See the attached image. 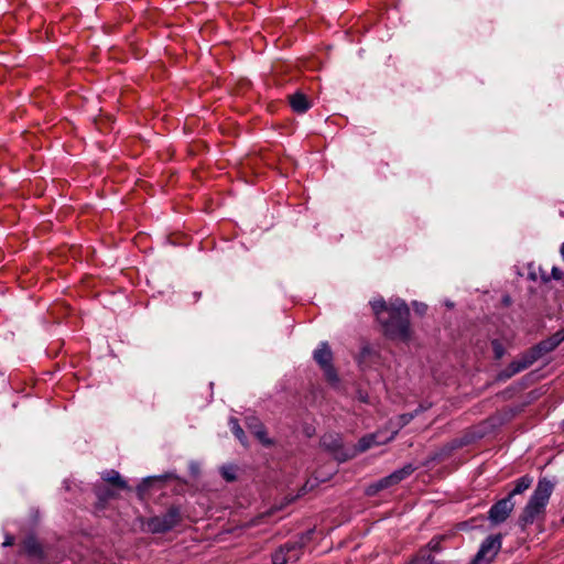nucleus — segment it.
Here are the masks:
<instances>
[{
    "label": "nucleus",
    "mask_w": 564,
    "mask_h": 564,
    "mask_svg": "<svg viewBox=\"0 0 564 564\" xmlns=\"http://www.w3.org/2000/svg\"><path fill=\"white\" fill-rule=\"evenodd\" d=\"M414 469L415 468L413 467L412 464L405 465L401 469H398V470L393 471L392 474H390L389 476L370 485L367 489V494L375 495L379 490H382V489H386V488H389L391 486L399 484L400 481H402L403 479L409 477L414 471Z\"/></svg>",
    "instance_id": "423d86ee"
},
{
    "label": "nucleus",
    "mask_w": 564,
    "mask_h": 564,
    "mask_svg": "<svg viewBox=\"0 0 564 564\" xmlns=\"http://www.w3.org/2000/svg\"><path fill=\"white\" fill-rule=\"evenodd\" d=\"M322 445L334 453L335 458L339 462H341L337 456H343L344 454H350V447L349 448H343L341 441L339 437H334L332 435H325L322 438Z\"/></svg>",
    "instance_id": "ddd939ff"
},
{
    "label": "nucleus",
    "mask_w": 564,
    "mask_h": 564,
    "mask_svg": "<svg viewBox=\"0 0 564 564\" xmlns=\"http://www.w3.org/2000/svg\"><path fill=\"white\" fill-rule=\"evenodd\" d=\"M236 471H237V468L232 465H228V466H223L220 468V474L221 476L227 480V481H232L235 480L236 478Z\"/></svg>",
    "instance_id": "aec40b11"
},
{
    "label": "nucleus",
    "mask_w": 564,
    "mask_h": 564,
    "mask_svg": "<svg viewBox=\"0 0 564 564\" xmlns=\"http://www.w3.org/2000/svg\"><path fill=\"white\" fill-rule=\"evenodd\" d=\"M162 477H148L143 480L142 485H140L139 487V491H143L145 486H148L150 482L154 481V480H159L161 479Z\"/></svg>",
    "instance_id": "5701e85b"
},
{
    "label": "nucleus",
    "mask_w": 564,
    "mask_h": 564,
    "mask_svg": "<svg viewBox=\"0 0 564 564\" xmlns=\"http://www.w3.org/2000/svg\"><path fill=\"white\" fill-rule=\"evenodd\" d=\"M412 307H413L414 312L419 315H424L427 311V305L422 302L414 301L412 303Z\"/></svg>",
    "instance_id": "412c9836"
},
{
    "label": "nucleus",
    "mask_w": 564,
    "mask_h": 564,
    "mask_svg": "<svg viewBox=\"0 0 564 564\" xmlns=\"http://www.w3.org/2000/svg\"><path fill=\"white\" fill-rule=\"evenodd\" d=\"M414 469L415 468L413 467L412 464L405 465L401 469H398V470L393 471L392 474H390L389 476L370 485L367 489V494L375 495L379 490H382V489H386V488H389L391 486L399 484L400 481H402L403 479L409 477L414 471Z\"/></svg>",
    "instance_id": "0eeeda50"
},
{
    "label": "nucleus",
    "mask_w": 564,
    "mask_h": 564,
    "mask_svg": "<svg viewBox=\"0 0 564 564\" xmlns=\"http://www.w3.org/2000/svg\"><path fill=\"white\" fill-rule=\"evenodd\" d=\"M492 345H494L496 357L500 358L503 354L501 345L498 341H494Z\"/></svg>",
    "instance_id": "a878e982"
},
{
    "label": "nucleus",
    "mask_w": 564,
    "mask_h": 564,
    "mask_svg": "<svg viewBox=\"0 0 564 564\" xmlns=\"http://www.w3.org/2000/svg\"><path fill=\"white\" fill-rule=\"evenodd\" d=\"M413 415L412 414H404V415H401L399 417V426H403L405 424H408L411 420H412Z\"/></svg>",
    "instance_id": "393cba45"
},
{
    "label": "nucleus",
    "mask_w": 564,
    "mask_h": 564,
    "mask_svg": "<svg viewBox=\"0 0 564 564\" xmlns=\"http://www.w3.org/2000/svg\"><path fill=\"white\" fill-rule=\"evenodd\" d=\"M248 429L251 433L264 445H270L271 441L267 436V433L262 426V424L256 417H251L248 420Z\"/></svg>",
    "instance_id": "2eb2a0df"
},
{
    "label": "nucleus",
    "mask_w": 564,
    "mask_h": 564,
    "mask_svg": "<svg viewBox=\"0 0 564 564\" xmlns=\"http://www.w3.org/2000/svg\"><path fill=\"white\" fill-rule=\"evenodd\" d=\"M551 275L554 280H561L563 278V272L557 267H553Z\"/></svg>",
    "instance_id": "b1692460"
},
{
    "label": "nucleus",
    "mask_w": 564,
    "mask_h": 564,
    "mask_svg": "<svg viewBox=\"0 0 564 564\" xmlns=\"http://www.w3.org/2000/svg\"><path fill=\"white\" fill-rule=\"evenodd\" d=\"M514 508V502L512 499L508 496L501 500H499L497 503H495L490 510H489V520L495 523H501L507 520L509 514Z\"/></svg>",
    "instance_id": "f8f14e48"
},
{
    "label": "nucleus",
    "mask_w": 564,
    "mask_h": 564,
    "mask_svg": "<svg viewBox=\"0 0 564 564\" xmlns=\"http://www.w3.org/2000/svg\"><path fill=\"white\" fill-rule=\"evenodd\" d=\"M302 555V544L286 543L281 546L273 555L272 563L273 564H293L296 563Z\"/></svg>",
    "instance_id": "1a4fd4ad"
},
{
    "label": "nucleus",
    "mask_w": 564,
    "mask_h": 564,
    "mask_svg": "<svg viewBox=\"0 0 564 564\" xmlns=\"http://www.w3.org/2000/svg\"><path fill=\"white\" fill-rule=\"evenodd\" d=\"M553 491V484L547 479H540L532 496L525 505L521 516L519 517V524L527 527L538 521L545 511L551 494Z\"/></svg>",
    "instance_id": "f03ea898"
},
{
    "label": "nucleus",
    "mask_w": 564,
    "mask_h": 564,
    "mask_svg": "<svg viewBox=\"0 0 564 564\" xmlns=\"http://www.w3.org/2000/svg\"><path fill=\"white\" fill-rule=\"evenodd\" d=\"M429 547H430L431 550L436 551V550L438 549V542L431 541V542L429 543Z\"/></svg>",
    "instance_id": "bb28decb"
},
{
    "label": "nucleus",
    "mask_w": 564,
    "mask_h": 564,
    "mask_svg": "<svg viewBox=\"0 0 564 564\" xmlns=\"http://www.w3.org/2000/svg\"><path fill=\"white\" fill-rule=\"evenodd\" d=\"M3 544L4 545H11L12 544V539H8Z\"/></svg>",
    "instance_id": "c85d7f7f"
},
{
    "label": "nucleus",
    "mask_w": 564,
    "mask_h": 564,
    "mask_svg": "<svg viewBox=\"0 0 564 564\" xmlns=\"http://www.w3.org/2000/svg\"><path fill=\"white\" fill-rule=\"evenodd\" d=\"M397 434V430L391 431L389 434L383 432H377L373 434H369L362 437L356 446L350 447V454H344L343 456H337L341 462L350 459L355 457L358 453L365 452L375 445H382L394 438Z\"/></svg>",
    "instance_id": "7ed1b4c3"
},
{
    "label": "nucleus",
    "mask_w": 564,
    "mask_h": 564,
    "mask_svg": "<svg viewBox=\"0 0 564 564\" xmlns=\"http://www.w3.org/2000/svg\"><path fill=\"white\" fill-rule=\"evenodd\" d=\"M290 104L292 109L296 112H305L311 108V102L302 93H295L294 95L290 96Z\"/></svg>",
    "instance_id": "dca6fc26"
},
{
    "label": "nucleus",
    "mask_w": 564,
    "mask_h": 564,
    "mask_svg": "<svg viewBox=\"0 0 564 564\" xmlns=\"http://www.w3.org/2000/svg\"><path fill=\"white\" fill-rule=\"evenodd\" d=\"M446 305H447L448 307H452V306H453V304H452L451 302H446Z\"/></svg>",
    "instance_id": "c756f323"
},
{
    "label": "nucleus",
    "mask_w": 564,
    "mask_h": 564,
    "mask_svg": "<svg viewBox=\"0 0 564 564\" xmlns=\"http://www.w3.org/2000/svg\"><path fill=\"white\" fill-rule=\"evenodd\" d=\"M501 547V536L490 535L480 545L473 564H489Z\"/></svg>",
    "instance_id": "6e6552de"
},
{
    "label": "nucleus",
    "mask_w": 564,
    "mask_h": 564,
    "mask_svg": "<svg viewBox=\"0 0 564 564\" xmlns=\"http://www.w3.org/2000/svg\"><path fill=\"white\" fill-rule=\"evenodd\" d=\"M229 426L232 431V433L235 434V436L242 443L245 444V433L242 431V429L240 427L237 419L235 417H231L229 420Z\"/></svg>",
    "instance_id": "6ab92c4d"
},
{
    "label": "nucleus",
    "mask_w": 564,
    "mask_h": 564,
    "mask_svg": "<svg viewBox=\"0 0 564 564\" xmlns=\"http://www.w3.org/2000/svg\"><path fill=\"white\" fill-rule=\"evenodd\" d=\"M539 359V351H528L522 355L518 360L512 361L505 370L499 373V379L506 380L516 373L529 368L534 361Z\"/></svg>",
    "instance_id": "9b49d317"
},
{
    "label": "nucleus",
    "mask_w": 564,
    "mask_h": 564,
    "mask_svg": "<svg viewBox=\"0 0 564 564\" xmlns=\"http://www.w3.org/2000/svg\"><path fill=\"white\" fill-rule=\"evenodd\" d=\"M563 340H564V337L561 335L560 332H557L552 337H550L547 340L540 343L535 348L532 349V351H539V358H540L542 356V354L553 350Z\"/></svg>",
    "instance_id": "4468645a"
},
{
    "label": "nucleus",
    "mask_w": 564,
    "mask_h": 564,
    "mask_svg": "<svg viewBox=\"0 0 564 564\" xmlns=\"http://www.w3.org/2000/svg\"><path fill=\"white\" fill-rule=\"evenodd\" d=\"M560 252H561L562 258L564 259V242L561 246Z\"/></svg>",
    "instance_id": "cd10ccee"
},
{
    "label": "nucleus",
    "mask_w": 564,
    "mask_h": 564,
    "mask_svg": "<svg viewBox=\"0 0 564 564\" xmlns=\"http://www.w3.org/2000/svg\"><path fill=\"white\" fill-rule=\"evenodd\" d=\"M25 549L30 553H33V554L37 553V551H39V547H37L35 541H33V540H29V541L25 542Z\"/></svg>",
    "instance_id": "4be33fe9"
},
{
    "label": "nucleus",
    "mask_w": 564,
    "mask_h": 564,
    "mask_svg": "<svg viewBox=\"0 0 564 564\" xmlns=\"http://www.w3.org/2000/svg\"><path fill=\"white\" fill-rule=\"evenodd\" d=\"M178 521V510L176 508H171L165 514L149 519L145 523V528L150 532L161 533L174 528Z\"/></svg>",
    "instance_id": "39448f33"
},
{
    "label": "nucleus",
    "mask_w": 564,
    "mask_h": 564,
    "mask_svg": "<svg viewBox=\"0 0 564 564\" xmlns=\"http://www.w3.org/2000/svg\"><path fill=\"white\" fill-rule=\"evenodd\" d=\"M104 479L108 482H111L120 488H126V481L121 478L118 471L109 470L104 475Z\"/></svg>",
    "instance_id": "a211bd4d"
},
{
    "label": "nucleus",
    "mask_w": 564,
    "mask_h": 564,
    "mask_svg": "<svg viewBox=\"0 0 564 564\" xmlns=\"http://www.w3.org/2000/svg\"><path fill=\"white\" fill-rule=\"evenodd\" d=\"M539 359V351H528L522 355L518 360L512 361L505 370L499 373V379L506 380L516 373L529 368L534 361Z\"/></svg>",
    "instance_id": "9d476101"
},
{
    "label": "nucleus",
    "mask_w": 564,
    "mask_h": 564,
    "mask_svg": "<svg viewBox=\"0 0 564 564\" xmlns=\"http://www.w3.org/2000/svg\"><path fill=\"white\" fill-rule=\"evenodd\" d=\"M313 356L315 361L323 369L326 380L333 386L337 384L339 379L332 365L333 354L327 343H321L314 350Z\"/></svg>",
    "instance_id": "20e7f679"
},
{
    "label": "nucleus",
    "mask_w": 564,
    "mask_h": 564,
    "mask_svg": "<svg viewBox=\"0 0 564 564\" xmlns=\"http://www.w3.org/2000/svg\"><path fill=\"white\" fill-rule=\"evenodd\" d=\"M370 305L388 337L400 341L411 339L410 310L403 300L391 299L387 303L383 299L378 297L373 299Z\"/></svg>",
    "instance_id": "f257e3e1"
},
{
    "label": "nucleus",
    "mask_w": 564,
    "mask_h": 564,
    "mask_svg": "<svg viewBox=\"0 0 564 564\" xmlns=\"http://www.w3.org/2000/svg\"><path fill=\"white\" fill-rule=\"evenodd\" d=\"M531 484H532V478H530L528 476L521 477L520 479H518L514 488L508 496L512 499L513 496L520 495L523 491H525L531 486Z\"/></svg>",
    "instance_id": "f3484780"
}]
</instances>
